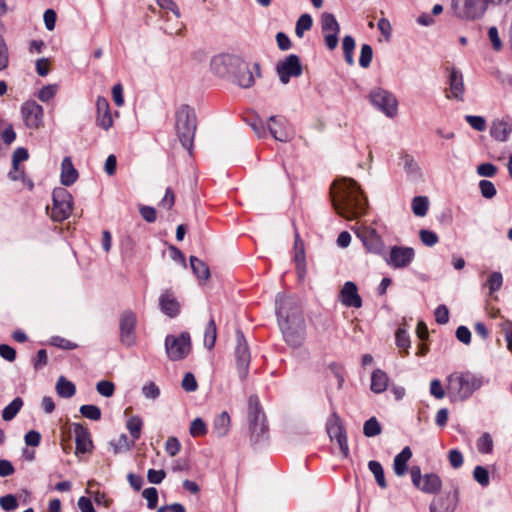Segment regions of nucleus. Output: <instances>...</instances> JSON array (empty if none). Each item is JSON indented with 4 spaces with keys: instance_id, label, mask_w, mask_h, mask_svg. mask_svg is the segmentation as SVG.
<instances>
[{
    "instance_id": "f257e3e1",
    "label": "nucleus",
    "mask_w": 512,
    "mask_h": 512,
    "mask_svg": "<svg viewBox=\"0 0 512 512\" xmlns=\"http://www.w3.org/2000/svg\"><path fill=\"white\" fill-rule=\"evenodd\" d=\"M330 196L335 211L348 220L356 219L366 211L367 200L358 183L351 178L334 181Z\"/></svg>"
},
{
    "instance_id": "f03ea898",
    "label": "nucleus",
    "mask_w": 512,
    "mask_h": 512,
    "mask_svg": "<svg viewBox=\"0 0 512 512\" xmlns=\"http://www.w3.org/2000/svg\"><path fill=\"white\" fill-rule=\"evenodd\" d=\"M446 390L451 401H466L475 391L479 390L489 380L480 374L469 370L455 371L446 378Z\"/></svg>"
},
{
    "instance_id": "7ed1b4c3",
    "label": "nucleus",
    "mask_w": 512,
    "mask_h": 512,
    "mask_svg": "<svg viewBox=\"0 0 512 512\" xmlns=\"http://www.w3.org/2000/svg\"><path fill=\"white\" fill-rule=\"evenodd\" d=\"M196 129L197 118L194 109L187 104L180 105L175 112V130L181 145L190 154Z\"/></svg>"
},
{
    "instance_id": "20e7f679",
    "label": "nucleus",
    "mask_w": 512,
    "mask_h": 512,
    "mask_svg": "<svg viewBox=\"0 0 512 512\" xmlns=\"http://www.w3.org/2000/svg\"><path fill=\"white\" fill-rule=\"evenodd\" d=\"M248 423L252 444L268 438V424L257 395H250L248 399Z\"/></svg>"
},
{
    "instance_id": "39448f33",
    "label": "nucleus",
    "mask_w": 512,
    "mask_h": 512,
    "mask_svg": "<svg viewBox=\"0 0 512 512\" xmlns=\"http://www.w3.org/2000/svg\"><path fill=\"white\" fill-rule=\"evenodd\" d=\"M52 200V220L56 222H62L69 218L73 209L72 194L64 187H57L52 192Z\"/></svg>"
},
{
    "instance_id": "423d86ee",
    "label": "nucleus",
    "mask_w": 512,
    "mask_h": 512,
    "mask_svg": "<svg viewBox=\"0 0 512 512\" xmlns=\"http://www.w3.org/2000/svg\"><path fill=\"white\" fill-rule=\"evenodd\" d=\"M285 342L292 348L300 347L306 337L304 317L296 316L291 321L278 323Z\"/></svg>"
},
{
    "instance_id": "0eeeda50",
    "label": "nucleus",
    "mask_w": 512,
    "mask_h": 512,
    "mask_svg": "<svg viewBox=\"0 0 512 512\" xmlns=\"http://www.w3.org/2000/svg\"><path fill=\"white\" fill-rule=\"evenodd\" d=\"M165 350L171 361H179L188 356L191 351V337L188 332H182L179 336L167 335L165 338Z\"/></svg>"
},
{
    "instance_id": "6e6552de",
    "label": "nucleus",
    "mask_w": 512,
    "mask_h": 512,
    "mask_svg": "<svg viewBox=\"0 0 512 512\" xmlns=\"http://www.w3.org/2000/svg\"><path fill=\"white\" fill-rule=\"evenodd\" d=\"M371 104L389 118L396 116L398 101L393 93L381 87L372 89L369 93Z\"/></svg>"
},
{
    "instance_id": "1a4fd4ad",
    "label": "nucleus",
    "mask_w": 512,
    "mask_h": 512,
    "mask_svg": "<svg viewBox=\"0 0 512 512\" xmlns=\"http://www.w3.org/2000/svg\"><path fill=\"white\" fill-rule=\"evenodd\" d=\"M275 309L278 323L291 321L296 316L304 317L298 299L292 296L277 294Z\"/></svg>"
},
{
    "instance_id": "9d476101",
    "label": "nucleus",
    "mask_w": 512,
    "mask_h": 512,
    "mask_svg": "<svg viewBox=\"0 0 512 512\" xmlns=\"http://www.w3.org/2000/svg\"><path fill=\"white\" fill-rule=\"evenodd\" d=\"M236 347H235V362L239 378L243 381L247 378L249 373V365L251 362L250 350L245 339L244 333L237 329L235 332Z\"/></svg>"
},
{
    "instance_id": "9b49d317",
    "label": "nucleus",
    "mask_w": 512,
    "mask_h": 512,
    "mask_svg": "<svg viewBox=\"0 0 512 512\" xmlns=\"http://www.w3.org/2000/svg\"><path fill=\"white\" fill-rule=\"evenodd\" d=\"M237 65H240V69L246 70L245 61L236 55L220 54L214 56L211 60L213 73L222 78H230L234 67H237Z\"/></svg>"
},
{
    "instance_id": "f8f14e48",
    "label": "nucleus",
    "mask_w": 512,
    "mask_h": 512,
    "mask_svg": "<svg viewBox=\"0 0 512 512\" xmlns=\"http://www.w3.org/2000/svg\"><path fill=\"white\" fill-rule=\"evenodd\" d=\"M326 430L331 440H335L339 445L344 458L349 456V446L346 430L342 421L336 412H333L327 420Z\"/></svg>"
},
{
    "instance_id": "ddd939ff",
    "label": "nucleus",
    "mask_w": 512,
    "mask_h": 512,
    "mask_svg": "<svg viewBox=\"0 0 512 512\" xmlns=\"http://www.w3.org/2000/svg\"><path fill=\"white\" fill-rule=\"evenodd\" d=\"M459 18L474 20L482 17L488 7L486 0H453Z\"/></svg>"
},
{
    "instance_id": "4468645a",
    "label": "nucleus",
    "mask_w": 512,
    "mask_h": 512,
    "mask_svg": "<svg viewBox=\"0 0 512 512\" xmlns=\"http://www.w3.org/2000/svg\"><path fill=\"white\" fill-rule=\"evenodd\" d=\"M136 324L137 316L131 310L124 311L119 319V340L126 347H132L136 344Z\"/></svg>"
},
{
    "instance_id": "2eb2a0df",
    "label": "nucleus",
    "mask_w": 512,
    "mask_h": 512,
    "mask_svg": "<svg viewBox=\"0 0 512 512\" xmlns=\"http://www.w3.org/2000/svg\"><path fill=\"white\" fill-rule=\"evenodd\" d=\"M410 473L413 485L421 491L428 494H435L441 489L442 481L437 474L429 473L422 477L419 466H413Z\"/></svg>"
},
{
    "instance_id": "dca6fc26",
    "label": "nucleus",
    "mask_w": 512,
    "mask_h": 512,
    "mask_svg": "<svg viewBox=\"0 0 512 512\" xmlns=\"http://www.w3.org/2000/svg\"><path fill=\"white\" fill-rule=\"evenodd\" d=\"M415 258V251L412 247L392 246L388 255H384L385 262L394 269L408 267Z\"/></svg>"
},
{
    "instance_id": "f3484780",
    "label": "nucleus",
    "mask_w": 512,
    "mask_h": 512,
    "mask_svg": "<svg viewBox=\"0 0 512 512\" xmlns=\"http://www.w3.org/2000/svg\"><path fill=\"white\" fill-rule=\"evenodd\" d=\"M276 72L282 84H288L292 77L302 75L303 69L300 58L296 54H290L283 61L277 63Z\"/></svg>"
},
{
    "instance_id": "a211bd4d",
    "label": "nucleus",
    "mask_w": 512,
    "mask_h": 512,
    "mask_svg": "<svg viewBox=\"0 0 512 512\" xmlns=\"http://www.w3.org/2000/svg\"><path fill=\"white\" fill-rule=\"evenodd\" d=\"M21 115L25 126L29 129H39L43 125L44 110L35 101H28L21 106Z\"/></svg>"
},
{
    "instance_id": "6ab92c4d",
    "label": "nucleus",
    "mask_w": 512,
    "mask_h": 512,
    "mask_svg": "<svg viewBox=\"0 0 512 512\" xmlns=\"http://www.w3.org/2000/svg\"><path fill=\"white\" fill-rule=\"evenodd\" d=\"M356 235L368 252L384 257L385 244L375 229L365 228L361 231H357Z\"/></svg>"
},
{
    "instance_id": "aec40b11",
    "label": "nucleus",
    "mask_w": 512,
    "mask_h": 512,
    "mask_svg": "<svg viewBox=\"0 0 512 512\" xmlns=\"http://www.w3.org/2000/svg\"><path fill=\"white\" fill-rule=\"evenodd\" d=\"M339 300L345 307H362V298L358 293L357 285L352 281H347L344 283L340 290Z\"/></svg>"
},
{
    "instance_id": "412c9836",
    "label": "nucleus",
    "mask_w": 512,
    "mask_h": 512,
    "mask_svg": "<svg viewBox=\"0 0 512 512\" xmlns=\"http://www.w3.org/2000/svg\"><path fill=\"white\" fill-rule=\"evenodd\" d=\"M161 312L170 318H175L180 313V303L171 289L164 290L159 297Z\"/></svg>"
},
{
    "instance_id": "4be33fe9",
    "label": "nucleus",
    "mask_w": 512,
    "mask_h": 512,
    "mask_svg": "<svg viewBox=\"0 0 512 512\" xmlns=\"http://www.w3.org/2000/svg\"><path fill=\"white\" fill-rule=\"evenodd\" d=\"M96 124L104 130H109L113 125V119L110 112L108 100L103 96H98L96 100Z\"/></svg>"
},
{
    "instance_id": "5701e85b",
    "label": "nucleus",
    "mask_w": 512,
    "mask_h": 512,
    "mask_svg": "<svg viewBox=\"0 0 512 512\" xmlns=\"http://www.w3.org/2000/svg\"><path fill=\"white\" fill-rule=\"evenodd\" d=\"M72 429L75 435L76 454L90 451L93 444L89 430L80 423H73Z\"/></svg>"
},
{
    "instance_id": "b1692460",
    "label": "nucleus",
    "mask_w": 512,
    "mask_h": 512,
    "mask_svg": "<svg viewBox=\"0 0 512 512\" xmlns=\"http://www.w3.org/2000/svg\"><path fill=\"white\" fill-rule=\"evenodd\" d=\"M512 132V118L509 116L497 119L492 122L490 128V135L497 141H507L509 135Z\"/></svg>"
},
{
    "instance_id": "393cba45",
    "label": "nucleus",
    "mask_w": 512,
    "mask_h": 512,
    "mask_svg": "<svg viewBox=\"0 0 512 512\" xmlns=\"http://www.w3.org/2000/svg\"><path fill=\"white\" fill-rule=\"evenodd\" d=\"M268 130L272 137L277 141L287 142L291 139V133L286 127V120L282 117H269Z\"/></svg>"
},
{
    "instance_id": "a878e982",
    "label": "nucleus",
    "mask_w": 512,
    "mask_h": 512,
    "mask_svg": "<svg viewBox=\"0 0 512 512\" xmlns=\"http://www.w3.org/2000/svg\"><path fill=\"white\" fill-rule=\"evenodd\" d=\"M458 492L455 490L452 494H446L438 497L430 504V512H453L458 501Z\"/></svg>"
},
{
    "instance_id": "bb28decb",
    "label": "nucleus",
    "mask_w": 512,
    "mask_h": 512,
    "mask_svg": "<svg viewBox=\"0 0 512 512\" xmlns=\"http://www.w3.org/2000/svg\"><path fill=\"white\" fill-rule=\"evenodd\" d=\"M448 80L451 97L457 101H462L465 92V86L461 71L456 68H452Z\"/></svg>"
},
{
    "instance_id": "cd10ccee",
    "label": "nucleus",
    "mask_w": 512,
    "mask_h": 512,
    "mask_svg": "<svg viewBox=\"0 0 512 512\" xmlns=\"http://www.w3.org/2000/svg\"><path fill=\"white\" fill-rule=\"evenodd\" d=\"M78 171L75 169L70 157H65L61 163V184L71 186L78 179Z\"/></svg>"
},
{
    "instance_id": "c85d7f7f",
    "label": "nucleus",
    "mask_w": 512,
    "mask_h": 512,
    "mask_svg": "<svg viewBox=\"0 0 512 512\" xmlns=\"http://www.w3.org/2000/svg\"><path fill=\"white\" fill-rule=\"evenodd\" d=\"M245 68L246 70H242V68L240 69V66L234 67L233 73H231L230 77L233 79V82L241 88H250L254 84V76L246 62Z\"/></svg>"
},
{
    "instance_id": "c756f323",
    "label": "nucleus",
    "mask_w": 512,
    "mask_h": 512,
    "mask_svg": "<svg viewBox=\"0 0 512 512\" xmlns=\"http://www.w3.org/2000/svg\"><path fill=\"white\" fill-rule=\"evenodd\" d=\"M412 457V451L410 447L406 446L394 457L393 470L398 477H402L406 474L408 469V461Z\"/></svg>"
},
{
    "instance_id": "7c9ffc66",
    "label": "nucleus",
    "mask_w": 512,
    "mask_h": 512,
    "mask_svg": "<svg viewBox=\"0 0 512 512\" xmlns=\"http://www.w3.org/2000/svg\"><path fill=\"white\" fill-rule=\"evenodd\" d=\"M402 162H403V169H404L406 176L409 180L418 181L422 178L421 168L418 165V163L415 161L413 156H411L409 154H405L402 157Z\"/></svg>"
},
{
    "instance_id": "2f4dec72",
    "label": "nucleus",
    "mask_w": 512,
    "mask_h": 512,
    "mask_svg": "<svg viewBox=\"0 0 512 512\" xmlns=\"http://www.w3.org/2000/svg\"><path fill=\"white\" fill-rule=\"evenodd\" d=\"M389 383V377L386 372L381 369H375L371 374L370 389L376 394L383 393Z\"/></svg>"
},
{
    "instance_id": "473e14b6",
    "label": "nucleus",
    "mask_w": 512,
    "mask_h": 512,
    "mask_svg": "<svg viewBox=\"0 0 512 512\" xmlns=\"http://www.w3.org/2000/svg\"><path fill=\"white\" fill-rule=\"evenodd\" d=\"M56 392L61 398H71L76 393V386L73 382L67 380L64 376H60L55 386Z\"/></svg>"
},
{
    "instance_id": "72a5a7b5",
    "label": "nucleus",
    "mask_w": 512,
    "mask_h": 512,
    "mask_svg": "<svg viewBox=\"0 0 512 512\" xmlns=\"http://www.w3.org/2000/svg\"><path fill=\"white\" fill-rule=\"evenodd\" d=\"M190 267L194 275L202 281H206L210 277V270L208 265L197 258L196 256H190Z\"/></svg>"
},
{
    "instance_id": "f704fd0d",
    "label": "nucleus",
    "mask_w": 512,
    "mask_h": 512,
    "mask_svg": "<svg viewBox=\"0 0 512 512\" xmlns=\"http://www.w3.org/2000/svg\"><path fill=\"white\" fill-rule=\"evenodd\" d=\"M230 427V416L226 411L220 413L213 422V431L218 437L227 435Z\"/></svg>"
},
{
    "instance_id": "c9c22d12",
    "label": "nucleus",
    "mask_w": 512,
    "mask_h": 512,
    "mask_svg": "<svg viewBox=\"0 0 512 512\" xmlns=\"http://www.w3.org/2000/svg\"><path fill=\"white\" fill-rule=\"evenodd\" d=\"M368 468L370 472L374 475L375 480L378 486L382 489L387 487V482L385 479L384 469L382 464L379 461L371 460L368 462Z\"/></svg>"
},
{
    "instance_id": "e433bc0d",
    "label": "nucleus",
    "mask_w": 512,
    "mask_h": 512,
    "mask_svg": "<svg viewBox=\"0 0 512 512\" xmlns=\"http://www.w3.org/2000/svg\"><path fill=\"white\" fill-rule=\"evenodd\" d=\"M321 29L323 33L340 32V25L332 13L324 12L321 15Z\"/></svg>"
},
{
    "instance_id": "4c0bfd02",
    "label": "nucleus",
    "mask_w": 512,
    "mask_h": 512,
    "mask_svg": "<svg viewBox=\"0 0 512 512\" xmlns=\"http://www.w3.org/2000/svg\"><path fill=\"white\" fill-rule=\"evenodd\" d=\"M396 345L407 355L410 348V337L404 325H400L395 334Z\"/></svg>"
},
{
    "instance_id": "58836bf2",
    "label": "nucleus",
    "mask_w": 512,
    "mask_h": 512,
    "mask_svg": "<svg viewBox=\"0 0 512 512\" xmlns=\"http://www.w3.org/2000/svg\"><path fill=\"white\" fill-rule=\"evenodd\" d=\"M23 406V400L20 397H16L10 402L2 411V418L5 421L12 420L20 411Z\"/></svg>"
},
{
    "instance_id": "ea45409f",
    "label": "nucleus",
    "mask_w": 512,
    "mask_h": 512,
    "mask_svg": "<svg viewBox=\"0 0 512 512\" xmlns=\"http://www.w3.org/2000/svg\"><path fill=\"white\" fill-rule=\"evenodd\" d=\"M216 337H217L216 324H215L214 319L211 318L205 328V333H204L205 347L208 348L209 350H211L215 345Z\"/></svg>"
},
{
    "instance_id": "a19ab883",
    "label": "nucleus",
    "mask_w": 512,
    "mask_h": 512,
    "mask_svg": "<svg viewBox=\"0 0 512 512\" xmlns=\"http://www.w3.org/2000/svg\"><path fill=\"white\" fill-rule=\"evenodd\" d=\"M429 201L426 196H416L412 200V211L418 217H424L427 214Z\"/></svg>"
},
{
    "instance_id": "79ce46f5",
    "label": "nucleus",
    "mask_w": 512,
    "mask_h": 512,
    "mask_svg": "<svg viewBox=\"0 0 512 512\" xmlns=\"http://www.w3.org/2000/svg\"><path fill=\"white\" fill-rule=\"evenodd\" d=\"M313 25V19L310 14H302L295 26V33L297 37L302 38L305 31H309L312 28Z\"/></svg>"
},
{
    "instance_id": "37998d69",
    "label": "nucleus",
    "mask_w": 512,
    "mask_h": 512,
    "mask_svg": "<svg viewBox=\"0 0 512 512\" xmlns=\"http://www.w3.org/2000/svg\"><path fill=\"white\" fill-rule=\"evenodd\" d=\"M382 427L376 417H371L364 422L363 434L366 437H375L381 434Z\"/></svg>"
},
{
    "instance_id": "c03bdc74",
    "label": "nucleus",
    "mask_w": 512,
    "mask_h": 512,
    "mask_svg": "<svg viewBox=\"0 0 512 512\" xmlns=\"http://www.w3.org/2000/svg\"><path fill=\"white\" fill-rule=\"evenodd\" d=\"M113 447L114 453L118 454L124 451H129L134 446V440L130 441L126 434H121L118 439L110 442Z\"/></svg>"
},
{
    "instance_id": "a18cd8bd",
    "label": "nucleus",
    "mask_w": 512,
    "mask_h": 512,
    "mask_svg": "<svg viewBox=\"0 0 512 512\" xmlns=\"http://www.w3.org/2000/svg\"><path fill=\"white\" fill-rule=\"evenodd\" d=\"M142 426L143 421L139 416H132L127 420L126 428L128 429L134 441L140 438Z\"/></svg>"
},
{
    "instance_id": "49530a36",
    "label": "nucleus",
    "mask_w": 512,
    "mask_h": 512,
    "mask_svg": "<svg viewBox=\"0 0 512 512\" xmlns=\"http://www.w3.org/2000/svg\"><path fill=\"white\" fill-rule=\"evenodd\" d=\"M477 449L481 454H490L493 451V439L490 433L484 432L476 443Z\"/></svg>"
},
{
    "instance_id": "de8ad7c7",
    "label": "nucleus",
    "mask_w": 512,
    "mask_h": 512,
    "mask_svg": "<svg viewBox=\"0 0 512 512\" xmlns=\"http://www.w3.org/2000/svg\"><path fill=\"white\" fill-rule=\"evenodd\" d=\"M81 415L87 419L98 421L101 419V410L93 404L82 405L79 409Z\"/></svg>"
},
{
    "instance_id": "09e8293b",
    "label": "nucleus",
    "mask_w": 512,
    "mask_h": 512,
    "mask_svg": "<svg viewBox=\"0 0 512 512\" xmlns=\"http://www.w3.org/2000/svg\"><path fill=\"white\" fill-rule=\"evenodd\" d=\"M473 477L482 487H486L490 483L489 472L484 466H476L473 471Z\"/></svg>"
},
{
    "instance_id": "8fccbe9b",
    "label": "nucleus",
    "mask_w": 512,
    "mask_h": 512,
    "mask_svg": "<svg viewBox=\"0 0 512 512\" xmlns=\"http://www.w3.org/2000/svg\"><path fill=\"white\" fill-rule=\"evenodd\" d=\"M373 58V49L369 44H363L361 46L359 65L362 68H368Z\"/></svg>"
},
{
    "instance_id": "3c124183",
    "label": "nucleus",
    "mask_w": 512,
    "mask_h": 512,
    "mask_svg": "<svg viewBox=\"0 0 512 512\" xmlns=\"http://www.w3.org/2000/svg\"><path fill=\"white\" fill-rule=\"evenodd\" d=\"M478 186L481 195L486 199H492L497 194L495 185L489 180H480Z\"/></svg>"
},
{
    "instance_id": "603ef678",
    "label": "nucleus",
    "mask_w": 512,
    "mask_h": 512,
    "mask_svg": "<svg viewBox=\"0 0 512 512\" xmlns=\"http://www.w3.org/2000/svg\"><path fill=\"white\" fill-rule=\"evenodd\" d=\"M419 237L421 242L428 247L436 245L439 241L438 235L435 232L427 229H421L419 232Z\"/></svg>"
},
{
    "instance_id": "864d4df0",
    "label": "nucleus",
    "mask_w": 512,
    "mask_h": 512,
    "mask_svg": "<svg viewBox=\"0 0 512 512\" xmlns=\"http://www.w3.org/2000/svg\"><path fill=\"white\" fill-rule=\"evenodd\" d=\"M50 344L63 350H73L78 347L76 343L60 336L51 337Z\"/></svg>"
},
{
    "instance_id": "5fc2aeb1",
    "label": "nucleus",
    "mask_w": 512,
    "mask_h": 512,
    "mask_svg": "<svg viewBox=\"0 0 512 512\" xmlns=\"http://www.w3.org/2000/svg\"><path fill=\"white\" fill-rule=\"evenodd\" d=\"M29 158V153L26 148L18 147L12 155V168L15 171L19 170V163Z\"/></svg>"
},
{
    "instance_id": "6e6d98bb",
    "label": "nucleus",
    "mask_w": 512,
    "mask_h": 512,
    "mask_svg": "<svg viewBox=\"0 0 512 512\" xmlns=\"http://www.w3.org/2000/svg\"><path fill=\"white\" fill-rule=\"evenodd\" d=\"M96 390L100 395L108 398L113 396L115 392V386L111 381L102 380L96 384Z\"/></svg>"
},
{
    "instance_id": "4d7b16f0",
    "label": "nucleus",
    "mask_w": 512,
    "mask_h": 512,
    "mask_svg": "<svg viewBox=\"0 0 512 512\" xmlns=\"http://www.w3.org/2000/svg\"><path fill=\"white\" fill-rule=\"evenodd\" d=\"M465 120L476 131L482 132L486 129V120L482 116L466 115Z\"/></svg>"
},
{
    "instance_id": "13d9d810",
    "label": "nucleus",
    "mask_w": 512,
    "mask_h": 512,
    "mask_svg": "<svg viewBox=\"0 0 512 512\" xmlns=\"http://www.w3.org/2000/svg\"><path fill=\"white\" fill-rule=\"evenodd\" d=\"M142 496L147 500V507L149 509H155L158 502V491L154 487L146 488Z\"/></svg>"
},
{
    "instance_id": "bf43d9fd",
    "label": "nucleus",
    "mask_w": 512,
    "mask_h": 512,
    "mask_svg": "<svg viewBox=\"0 0 512 512\" xmlns=\"http://www.w3.org/2000/svg\"><path fill=\"white\" fill-rule=\"evenodd\" d=\"M142 394L146 399L156 400L160 396V389L151 381L142 387Z\"/></svg>"
},
{
    "instance_id": "052dcab7",
    "label": "nucleus",
    "mask_w": 512,
    "mask_h": 512,
    "mask_svg": "<svg viewBox=\"0 0 512 512\" xmlns=\"http://www.w3.org/2000/svg\"><path fill=\"white\" fill-rule=\"evenodd\" d=\"M503 284V277L500 272H493L490 274L487 285L491 293L498 291Z\"/></svg>"
},
{
    "instance_id": "680f3d73",
    "label": "nucleus",
    "mask_w": 512,
    "mask_h": 512,
    "mask_svg": "<svg viewBox=\"0 0 512 512\" xmlns=\"http://www.w3.org/2000/svg\"><path fill=\"white\" fill-rule=\"evenodd\" d=\"M207 432L206 424L201 418H196L191 422L190 434L194 437L205 435Z\"/></svg>"
},
{
    "instance_id": "e2e57ef3",
    "label": "nucleus",
    "mask_w": 512,
    "mask_h": 512,
    "mask_svg": "<svg viewBox=\"0 0 512 512\" xmlns=\"http://www.w3.org/2000/svg\"><path fill=\"white\" fill-rule=\"evenodd\" d=\"M0 506L5 511H13L18 507L17 498L13 494H8L0 498Z\"/></svg>"
},
{
    "instance_id": "0e129e2a",
    "label": "nucleus",
    "mask_w": 512,
    "mask_h": 512,
    "mask_svg": "<svg viewBox=\"0 0 512 512\" xmlns=\"http://www.w3.org/2000/svg\"><path fill=\"white\" fill-rule=\"evenodd\" d=\"M181 449V443L176 437H169L165 443V451L166 453L173 457L179 453Z\"/></svg>"
},
{
    "instance_id": "69168bd1",
    "label": "nucleus",
    "mask_w": 512,
    "mask_h": 512,
    "mask_svg": "<svg viewBox=\"0 0 512 512\" xmlns=\"http://www.w3.org/2000/svg\"><path fill=\"white\" fill-rule=\"evenodd\" d=\"M477 174L482 177H494L497 174V167L492 163H482L477 167Z\"/></svg>"
},
{
    "instance_id": "338daca9",
    "label": "nucleus",
    "mask_w": 512,
    "mask_h": 512,
    "mask_svg": "<svg viewBox=\"0 0 512 512\" xmlns=\"http://www.w3.org/2000/svg\"><path fill=\"white\" fill-rule=\"evenodd\" d=\"M447 390L443 388V385L439 379H433L430 382V394L436 399L444 398Z\"/></svg>"
},
{
    "instance_id": "774afa93",
    "label": "nucleus",
    "mask_w": 512,
    "mask_h": 512,
    "mask_svg": "<svg viewBox=\"0 0 512 512\" xmlns=\"http://www.w3.org/2000/svg\"><path fill=\"white\" fill-rule=\"evenodd\" d=\"M57 89H58L57 85L44 86L38 92V99L42 102H48L50 99H52L55 96Z\"/></svg>"
}]
</instances>
